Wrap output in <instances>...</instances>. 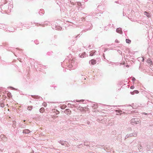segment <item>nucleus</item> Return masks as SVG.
<instances>
[{"mask_svg":"<svg viewBox=\"0 0 153 153\" xmlns=\"http://www.w3.org/2000/svg\"><path fill=\"white\" fill-rule=\"evenodd\" d=\"M96 51L94 50H92L90 52V56H93L96 54L95 53Z\"/></svg>","mask_w":153,"mask_h":153,"instance_id":"8","label":"nucleus"},{"mask_svg":"<svg viewBox=\"0 0 153 153\" xmlns=\"http://www.w3.org/2000/svg\"><path fill=\"white\" fill-rule=\"evenodd\" d=\"M89 63L90 64H91L92 65H94L96 63V60L93 59L91 60H90L89 61Z\"/></svg>","mask_w":153,"mask_h":153,"instance_id":"9","label":"nucleus"},{"mask_svg":"<svg viewBox=\"0 0 153 153\" xmlns=\"http://www.w3.org/2000/svg\"><path fill=\"white\" fill-rule=\"evenodd\" d=\"M52 27L53 29H55L58 30H61L62 29V27L58 25H53Z\"/></svg>","mask_w":153,"mask_h":153,"instance_id":"4","label":"nucleus"},{"mask_svg":"<svg viewBox=\"0 0 153 153\" xmlns=\"http://www.w3.org/2000/svg\"><path fill=\"white\" fill-rule=\"evenodd\" d=\"M130 93H131V94L132 95H134L135 94V93H134V91L132 92H130Z\"/></svg>","mask_w":153,"mask_h":153,"instance_id":"31","label":"nucleus"},{"mask_svg":"<svg viewBox=\"0 0 153 153\" xmlns=\"http://www.w3.org/2000/svg\"><path fill=\"white\" fill-rule=\"evenodd\" d=\"M73 3H73V2H72V3H71V4H73V5H74V4H73Z\"/></svg>","mask_w":153,"mask_h":153,"instance_id":"45","label":"nucleus"},{"mask_svg":"<svg viewBox=\"0 0 153 153\" xmlns=\"http://www.w3.org/2000/svg\"><path fill=\"white\" fill-rule=\"evenodd\" d=\"M6 2H5V3H4V4H6Z\"/></svg>","mask_w":153,"mask_h":153,"instance_id":"54","label":"nucleus"},{"mask_svg":"<svg viewBox=\"0 0 153 153\" xmlns=\"http://www.w3.org/2000/svg\"><path fill=\"white\" fill-rule=\"evenodd\" d=\"M115 111L116 112L120 114H121V113L122 112V110H115Z\"/></svg>","mask_w":153,"mask_h":153,"instance_id":"21","label":"nucleus"},{"mask_svg":"<svg viewBox=\"0 0 153 153\" xmlns=\"http://www.w3.org/2000/svg\"><path fill=\"white\" fill-rule=\"evenodd\" d=\"M66 107V106L65 105H63L62 106H61V107L62 109H64Z\"/></svg>","mask_w":153,"mask_h":153,"instance_id":"29","label":"nucleus"},{"mask_svg":"<svg viewBox=\"0 0 153 153\" xmlns=\"http://www.w3.org/2000/svg\"><path fill=\"white\" fill-rule=\"evenodd\" d=\"M143 114H144V115H146V114H147L146 113H142Z\"/></svg>","mask_w":153,"mask_h":153,"instance_id":"39","label":"nucleus"},{"mask_svg":"<svg viewBox=\"0 0 153 153\" xmlns=\"http://www.w3.org/2000/svg\"><path fill=\"white\" fill-rule=\"evenodd\" d=\"M144 60V59H143L142 61H143Z\"/></svg>","mask_w":153,"mask_h":153,"instance_id":"50","label":"nucleus"},{"mask_svg":"<svg viewBox=\"0 0 153 153\" xmlns=\"http://www.w3.org/2000/svg\"><path fill=\"white\" fill-rule=\"evenodd\" d=\"M111 63V62H109V64H110V63Z\"/></svg>","mask_w":153,"mask_h":153,"instance_id":"53","label":"nucleus"},{"mask_svg":"<svg viewBox=\"0 0 153 153\" xmlns=\"http://www.w3.org/2000/svg\"><path fill=\"white\" fill-rule=\"evenodd\" d=\"M108 49H105V50L104 51L105 52V51H106V50H107Z\"/></svg>","mask_w":153,"mask_h":153,"instance_id":"44","label":"nucleus"},{"mask_svg":"<svg viewBox=\"0 0 153 153\" xmlns=\"http://www.w3.org/2000/svg\"><path fill=\"white\" fill-rule=\"evenodd\" d=\"M58 142L61 144L62 145H65L66 144V142L62 140H60L58 141Z\"/></svg>","mask_w":153,"mask_h":153,"instance_id":"15","label":"nucleus"},{"mask_svg":"<svg viewBox=\"0 0 153 153\" xmlns=\"http://www.w3.org/2000/svg\"><path fill=\"white\" fill-rule=\"evenodd\" d=\"M116 114L117 115H118L119 114H118V113H117Z\"/></svg>","mask_w":153,"mask_h":153,"instance_id":"49","label":"nucleus"},{"mask_svg":"<svg viewBox=\"0 0 153 153\" xmlns=\"http://www.w3.org/2000/svg\"><path fill=\"white\" fill-rule=\"evenodd\" d=\"M151 148V146L149 145H147V149L148 150H149Z\"/></svg>","mask_w":153,"mask_h":153,"instance_id":"24","label":"nucleus"},{"mask_svg":"<svg viewBox=\"0 0 153 153\" xmlns=\"http://www.w3.org/2000/svg\"><path fill=\"white\" fill-rule=\"evenodd\" d=\"M34 98L36 99H41L42 98L40 97L39 96H32Z\"/></svg>","mask_w":153,"mask_h":153,"instance_id":"18","label":"nucleus"},{"mask_svg":"<svg viewBox=\"0 0 153 153\" xmlns=\"http://www.w3.org/2000/svg\"><path fill=\"white\" fill-rule=\"evenodd\" d=\"M126 43L128 44H130L131 42V41L130 39H126Z\"/></svg>","mask_w":153,"mask_h":153,"instance_id":"19","label":"nucleus"},{"mask_svg":"<svg viewBox=\"0 0 153 153\" xmlns=\"http://www.w3.org/2000/svg\"><path fill=\"white\" fill-rule=\"evenodd\" d=\"M11 95V94L10 93H9L8 94V97H10V96Z\"/></svg>","mask_w":153,"mask_h":153,"instance_id":"35","label":"nucleus"},{"mask_svg":"<svg viewBox=\"0 0 153 153\" xmlns=\"http://www.w3.org/2000/svg\"><path fill=\"white\" fill-rule=\"evenodd\" d=\"M69 105V104H68V105Z\"/></svg>","mask_w":153,"mask_h":153,"instance_id":"56","label":"nucleus"},{"mask_svg":"<svg viewBox=\"0 0 153 153\" xmlns=\"http://www.w3.org/2000/svg\"><path fill=\"white\" fill-rule=\"evenodd\" d=\"M117 51L119 53H120V52L121 53V51L120 50H118Z\"/></svg>","mask_w":153,"mask_h":153,"instance_id":"40","label":"nucleus"},{"mask_svg":"<svg viewBox=\"0 0 153 153\" xmlns=\"http://www.w3.org/2000/svg\"><path fill=\"white\" fill-rule=\"evenodd\" d=\"M115 42L117 43H118L119 42L117 39H116L115 40Z\"/></svg>","mask_w":153,"mask_h":153,"instance_id":"34","label":"nucleus"},{"mask_svg":"<svg viewBox=\"0 0 153 153\" xmlns=\"http://www.w3.org/2000/svg\"><path fill=\"white\" fill-rule=\"evenodd\" d=\"M4 137V135L3 134H2L1 135V138H3Z\"/></svg>","mask_w":153,"mask_h":153,"instance_id":"33","label":"nucleus"},{"mask_svg":"<svg viewBox=\"0 0 153 153\" xmlns=\"http://www.w3.org/2000/svg\"><path fill=\"white\" fill-rule=\"evenodd\" d=\"M85 54L86 53L84 52L81 54H79V56L81 58H84L85 57Z\"/></svg>","mask_w":153,"mask_h":153,"instance_id":"16","label":"nucleus"},{"mask_svg":"<svg viewBox=\"0 0 153 153\" xmlns=\"http://www.w3.org/2000/svg\"><path fill=\"white\" fill-rule=\"evenodd\" d=\"M144 15L148 17L149 18L151 16L150 13L146 11H145L144 12Z\"/></svg>","mask_w":153,"mask_h":153,"instance_id":"14","label":"nucleus"},{"mask_svg":"<svg viewBox=\"0 0 153 153\" xmlns=\"http://www.w3.org/2000/svg\"><path fill=\"white\" fill-rule=\"evenodd\" d=\"M65 113L66 114H70L71 113V111L69 109H66L65 111Z\"/></svg>","mask_w":153,"mask_h":153,"instance_id":"12","label":"nucleus"},{"mask_svg":"<svg viewBox=\"0 0 153 153\" xmlns=\"http://www.w3.org/2000/svg\"><path fill=\"white\" fill-rule=\"evenodd\" d=\"M44 111H45V108L43 107L39 109V111L41 113H43V112H44Z\"/></svg>","mask_w":153,"mask_h":153,"instance_id":"20","label":"nucleus"},{"mask_svg":"<svg viewBox=\"0 0 153 153\" xmlns=\"http://www.w3.org/2000/svg\"><path fill=\"white\" fill-rule=\"evenodd\" d=\"M91 106L94 109L98 107L97 104L93 103L91 105Z\"/></svg>","mask_w":153,"mask_h":153,"instance_id":"13","label":"nucleus"},{"mask_svg":"<svg viewBox=\"0 0 153 153\" xmlns=\"http://www.w3.org/2000/svg\"><path fill=\"white\" fill-rule=\"evenodd\" d=\"M16 126V125L14 124H13V126L14 127V126Z\"/></svg>","mask_w":153,"mask_h":153,"instance_id":"43","label":"nucleus"},{"mask_svg":"<svg viewBox=\"0 0 153 153\" xmlns=\"http://www.w3.org/2000/svg\"><path fill=\"white\" fill-rule=\"evenodd\" d=\"M134 88V86H131V87H130V88L131 89H133Z\"/></svg>","mask_w":153,"mask_h":153,"instance_id":"36","label":"nucleus"},{"mask_svg":"<svg viewBox=\"0 0 153 153\" xmlns=\"http://www.w3.org/2000/svg\"><path fill=\"white\" fill-rule=\"evenodd\" d=\"M146 147V146H145V145L144 144H143V146H142V145H140L139 146H138V149L139 150H141V151H142L143 149V147Z\"/></svg>","mask_w":153,"mask_h":153,"instance_id":"11","label":"nucleus"},{"mask_svg":"<svg viewBox=\"0 0 153 153\" xmlns=\"http://www.w3.org/2000/svg\"><path fill=\"white\" fill-rule=\"evenodd\" d=\"M132 80L133 81H134L136 80V79L134 77H133L132 78Z\"/></svg>","mask_w":153,"mask_h":153,"instance_id":"32","label":"nucleus"},{"mask_svg":"<svg viewBox=\"0 0 153 153\" xmlns=\"http://www.w3.org/2000/svg\"><path fill=\"white\" fill-rule=\"evenodd\" d=\"M81 19V20L82 21L84 19V18L83 17H82Z\"/></svg>","mask_w":153,"mask_h":153,"instance_id":"41","label":"nucleus"},{"mask_svg":"<svg viewBox=\"0 0 153 153\" xmlns=\"http://www.w3.org/2000/svg\"><path fill=\"white\" fill-rule=\"evenodd\" d=\"M44 10L42 9V10H40V11L39 12V14L41 15H42L44 14Z\"/></svg>","mask_w":153,"mask_h":153,"instance_id":"22","label":"nucleus"},{"mask_svg":"<svg viewBox=\"0 0 153 153\" xmlns=\"http://www.w3.org/2000/svg\"><path fill=\"white\" fill-rule=\"evenodd\" d=\"M70 64L68 66V67L70 68L74 69L76 67V63H75L73 59L70 60L69 61Z\"/></svg>","mask_w":153,"mask_h":153,"instance_id":"1","label":"nucleus"},{"mask_svg":"<svg viewBox=\"0 0 153 153\" xmlns=\"http://www.w3.org/2000/svg\"><path fill=\"white\" fill-rule=\"evenodd\" d=\"M126 67H129V65H126Z\"/></svg>","mask_w":153,"mask_h":153,"instance_id":"42","label":"nucleus"},{"mask_svg":"<svg viewBox=\"0 0 153 153\" xmlns=\"http://www.w3.org/2000/svg\"><path fill=\"white\" fill-rule=\"evenodd\" d=\"M123 16H124V12H123Z\"/></svg>","mask_w":153,"mask_h":153,"instance_id":"46","label":"nucleus"},{"mask_svg":"<svg viewBox=\"0 0 153 153\" xmlns=\"http://www.w3.org/2000/svg\"><path fill=\"white\" fill-rule=\"evenodd\" d=\"M134 92L135 94H138L139 93V91L137 90L134 91Z\"/></svg>","mask_w":153,"mask_h":153,"instance_id":"30","label":"nucleus"},{"mask_svg":"<svg viewBox=\"0 0 153 153\" xmlns=\"http://www.w3.org/2000/svg\"><path fill=\"white\" fill-rule=\"evenodd\" d=\"M87 123L88 124H89V122H88Z\"/></svg>","mask_w":153,"mask_h":153,"instance_id":"48","label":"nucleus"},{"mask_svg":"<svg viewBox=\"0 0 153 153\" xmlns=\"http://www.w3.org/2000/svg\"><path fill=\"white\" fill-rule=\"evenodd\" d=\"M43 105L45 107L47 106V104L45 103H44V104H43Z\"/></svg>","mask_w":153,"mask_h":153,"instance_id":"37","label":"nucleus"},{"mask_svg":"<svg viewBox=\"0 0 153 153\" xmlns=\"http://www.w3.org/2000/svg\"><path fill=\"white\" fill-rule=\"evenodd\" d=\"M69 5H70V6H71V5H70V4H69Z\"/></svg>","mask_w":153,"mask_h":153,"instance_id":"55","label":"nucleus"},{"mask_svg":"<svg viewBox=\"0 0 153 153\" xmlns=\"http://www.w3.org/2000/svg\"><path fill=\"white\" fill-rule=\"evenodd\" d=\"M4 101H1L0 102L1 107L3 108L4 107Z\"/></svg>","mask_w":153,"mask_h":153,"instance_id":"17","label":"nucleus"},{"mask_svg":"<svg viewBox=\"0 0 153 153\" xmlns=\"http://www.w3.org/2000/svg\"><path fill=\"white\" fill-rule=\"evenodd\" d=\"M10 88H12L13 90H16V89L15 88L11 87H10Z\"/></svg>","mask_w":153,"mask_h":153,"instance_id":"38","label":"nucleus"},{"mask_svg":"<svg viewBox=\"0 0 153 153\" xmlns=\"http://www.w3.org/2000/svg\"><path fill=\"white\" fill-rule=\"evenodd\" d=\"M53 52H49L47 53V55H52Z\"/></svg>","mask_w":153,"mask_h":153,"instance_id":"25","label":"nucleus"},{"mask_svg":"<svg viewBox=\"0 0 153 153\" xmlns=\"http://www.w3.org/2000/svg\"><path fill=\"white\" fill-rule=\"evenodd\" d=\"M13 7V3L12 2L10 3L8 6V9L9 11H10V10L12 9Z\"/></svg>","mask_w":153,"mask_h":153,"instance_id":"6","label":"nucleus"},{"mask_svg":"<svg viewBox=\"0 0 153 153\" xmlns=\"http://www.w3.org/2000/svg\"><path fill=\"white\" fill-rule=\"evenodd\" d=\"M140 120H138L137 118H133L131 120V122L132 123H134L135 124H137L140 122Z\"/></svg>","mask_w":153,"mask_h":153,"instance_id":"3","label":"nucleus"},{"mask_svg":"<svg viewBox=\"0 0 153 153\" xmlns=\"http://www.w3.org/2000/svg\"><path fill=\"white\" fill-rule=\"evenodd\" d=\"M89 26H90V27H89V28H86V29L87 30H90L91 28V26H92V24L90 23L89 24Z\"/></svg>","mask_w":153,"mask_h":153,"instance_id":"26","label":"nucleus"},{"mask_svg":"<svg viewBox=\"0 0 153 153\" xmlns=\"http://www.w3.org/2000/svg\"><path fill=\"white\" fill-rule=\"evenodd\" d=\"M79 35H79H78L76 36V37L77 36H78Z\"/></svg>","mask_w":153,"mask_h":153,"instance_id":"51","label":"nucleus"},{"mask_svg":"<svg viewBox=\"0 0 153 153\" xmlns=\"http://www.w3.org/2000/svg\"><path fill=\"white\" fill-rule=\"evenodd\" d=\"M137 135V132H136L132 133L127 134L125 137V139L132 137H136Z\"/></svg>","mask_w":153,"mask_h":153,"instance_id":"2","label":"nucleus"},{"mask_svg":"<svg viewBox=\"0 0 153 153\" xmlns=\"http://www.w3.org/2000/svg\"><path fill=\"white\" fill-rule=\"evenodd\" d=\"M76 3H77V4L78 6V10H82V9L83 7L81 3L79 2H77Z\"/></svg>","mask_w":153,"mask_h":153,"instance_id":"5","label":"nucleus"},{"mask_svg":"<svg viewBox=\"0 0 153 153\" xmlns=\"http://www.w3.org/2000/svg\"><path fill=\"white\" fill-rule=\"evenodd\" d=\"M30 131L29 129H25L23 131V133L25 134H28L30 132Z\"/></svg>","mask_w":153,"mask_h":153,"instance_id":"10","label":"nucleus"},{"mask_svg":"<svg viewBox=\"0 0 153 153\" xmlns=\"http://www.w3.org/2000/svg\"><path fill=\"white\" fill-rule=\"evenodd\" d=\"M147 62L149 63V64L150 63L151 64H151H152V62L151 61L150 59H148L147 60Z\"/></svg>","mask_w":153,"mask_h":153,"instance_id":"28","label":"nucleus"},{"mask_svg":"<svg viewBox=\"0 0 153 153\" xmlns=\"http://www.w3.org/2000/svg\"><path fill=\"white\" fill-rule=\"evenodd\" d=\"M33 108L32 106H28L27 108V109L29 111H31Z\"/></svg>","mask_w":153,"mask_h":153,"instance_id":"23","label":"nucleus"},{"mask_svg":"<svg viewBox=\"0 0 153 153\" xmlns=\"http://www.w3.org/2000/svg\"><path fill=\"white\" fill-rule=\"evenodd\" d=\"M83 101H84L83 100H75L74 101V102H75V101L77 102H83Z\"/></svg>","mask_w":153,"mask_h":153,"instance_id":"27","label":"nucleus"},{"mask_svg":"<svg viewBox=\"0 0 153 153\" xmlns=\"http://www.w3.org/2000/svg\"><path fill=\"white\" fill-rule=\"evenodd\" d=\"M57 111L58 112V113L57 114L59 113V111Z\"/></svg>","mask_w":153,"mask_h":153,"instance_id":"52","label":"nucleus"},{"mask_svg":"<svg viewBox=\"0 0 153 153\" xmlns=\"http://www.w3.org/2000/svg\"><path fill=\"white\" fill-rule=\"evenodd\" d=\"M110 25H111V24H108V26H110Z\"/></svg>","mask_w":153,"mask_h":153,"instance_id":"47","label":"nucleus"},{"mask_svg":"<svg viewBox=\"0 0 153 153\" xmlns=\"http://www.w3.org/2000/svg\"><path fill=\"white\" fill-rule=\"evenodd\" d=\"M116 32L121 34L123 33L122 28L120 27H119L117 29Z\"/></svg>","mask_w":153,"mask_h":153,"instance_id":"7","label":"nucleus"}]
</instances>
